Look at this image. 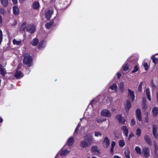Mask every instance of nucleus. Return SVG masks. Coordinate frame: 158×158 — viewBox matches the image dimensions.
I'll return each mask as SVG.
<instances>
[{"label": "nucleus", "instance_id": "obj_16", "mask_svg": "<svg viewBox=\"0 0 158 158\" xmlns=\"http://www.w3.org/2000/svg\"><path fill=\"white\" fill-rule=\"evenodd\" d=\"M144 139L147 143L150 145L152 144L151 140L149 135H145L144 136Z\"/></svg>", "mask_w": 158, "mask_h": 158}, {"label": "nucleus", "instance_id": "obj_20", "mask_svg": "<svg viewBox=\"0 0 158 158\" xmlns=\"http://www.w3.org/2000/svg\"><path fill=\"white\" fill-rule=\"evenodd\" d=\"M119 88L122 92L124 90V83L123 82H121L118 85Z\"/></svg>", "mask_w": 158, "mask_h": 158}, {"label": "nucleus", "instance_id": "obj_1", "mask_svg": "<svg viewBox=\"0 0 158 158\" xmlns=\"http://www.w3.org/2000/svg\"><path fill=\"white\" fill-rule=\"evenodd\" d=\"M23 61L24 64L28 67H30L32 65V58L28 54H26L24 56Z\"/></svg>", "mask_w": 158, "mask_h": 158}, {"label": "nucleus", "instance_id": "obj_28", "mask_svg": "<svg viewBox=\"0 0 158 158\" xmlns=\"http://www.w3.org/2000/svg\"><path fill=\"white\" fill-rule=\"evenodd\" d=\"M1 4L4 7L6 6L8 4V0H0Z\"/></svg>", "mask_w": 158, "mask_h": 158}, {"label": "nucleus", "instance_id": "obj_30", "mask_svg": "<svg viewBox=\"0 0 158 158\" xmlns=\"http://www.w3.org/2000/svg\"><path fill=\"white\" fill-rule=\"evenodd\" d=\"M38 43V40L36 38L34 39L31 42V44L33 46H36Z\"/></svg>", "mask_w": 158, "mask_h": 158}, {"label": "nucleus", "instance_id": "obj_44", "mask_svg": "<svg viewBox=\"0 0 158 158\" xmlns=\"http://www.w3.org/2000/svg\"><path fill=\"white\" fill-rule=\"evenodd\" d=\"M5 10L3 8H1L0 9V13L2 15H4L6 13Z\"/></svg>", "mask_w": 158, "mask_h": 158}, {"label": "nucleus", "instance_id": "obj_51", "mask_svg": "<svg viewBox=\"0 0 158 158\" xmlns=\"http://www.w3.org/2000/svg\"><path fill=\"white\" fill-rule=\"evenodd\" d=\"M134 136V135L132 133H131L129 136V140H130V139Z\"/></svg>", "mask_w": 158, "mask_h": 158}, {"label": "nucleus", "instance_id": "obj_3", "mask_svg": "<svg viewBox=\"0 0 158 158\" xmlns=\"http://www.w3.org/2000/svg\"><path fill=\"white\" fill-rule=\"evenodd\" d=\"M101 115L103 117L109 118L111 116V113L109 110L104 109L101 111Z\"/></svg>", "mask_w": 158, "mask_h": 158}, {"label": "nucleus", "instance_id": "obj_17", "mask_svg": "<svg viewBox=\"0 0 158 158\" xmlns=\"http://www.w3.org/2000/svg\"><path fill=\"white\" fill-rule=\"evenodd\" d=\"M104 146L106 147H108L110 144V141L108 138L107 137H105L103 143Z\"/></svg>", "mask_w": 158, "mask_h": 158}, {"label": "nucleus", "instance_id": "obj_50", "mask_svg": "<svg viewBox=\"0 0 158 158\" xmlns=\"http://www.w3.org/2000/svg\"><path fill=\"white\" fill-rule=\"evenodd\" d=\"M80 126V124L79 123L78 124L77 126V127H76V129L75 130V133L77 132V131L78 130V129L79 128Z\"/></svg>", "mask_w": 158, "mask_h": 158}, {"label": "nucleus", "instance_id": "obj_8", "mask_svg": "<svg viewBox=\"0 0 158 158\" xmlns=\"http://www.w3.org/2000/svg\"><path fill=\"white\" fill-rule=\"evenodd\" d=\"M85 140L86 141L87 143H88L89 146L93 142L94 139L92 136L91 135H87L85 138Z\"/></svg>", "mask_w": 158, "mask_h": 158}, {"label": "nucleus", "instance_id": "obj_47", "mask_svg": "<svg viewBox=\"0 0 158 158\" xmlns=\"http://www.w3.org/2000/svg\"><path fill=\"white\" fill-rule=\"evenodd\" d=\"M96 121L97 123H101L104 121V120H102L100 118H98L96 119Z\"/></svg>", "mask_w": 158, "mask_h": 158}, {"label": "nucleus", "instance_id": "obj_60", "mask_svg": "<svg viewBox=\"0 0 158 158\" xmlns=\"http://www.w3.org/2000/svg\"><path fill=\"white\" fill-rule=\"evenodd\" d=\"M102 120H104V121H105L106 120V118H103Z\"/></svg>", "mask_w": 158, "mask_h": 158}, {"label": "nucleus", "instance_id": "obj_22", "mask_svg": "<svg viewBox=\"0 0 158 158\" xmlns=\"http://www.w3.org/2000/svg\"><path fill=\"white\" fill-rule=\"evenodd\" d=\"M152 113L153 117L156 116L158 114V108L156 107H154L152 110Z\"/></svg>", "mask_w": 158, "mask_h": 158}, {"label": "nucleus", "instance_id": "obj_13", "mask_svg": "<svg viewBox=\"0 0 158 158\" xmlns=\"http://www.w3.org/2000/svg\"><path fill=\"white\" fill-rule=\"evenodd\" d=\"M155 147L154 154V156L155 158H158V146L156 143H154Z\"/></svg>", "mask_w": 158, "mask_h": 158}, {"label": "nucleus", "instance_id": "obj_12", "mask_svg": "<svg viewBox=\"0 0 158 158\" xmlns=\"http://www.w3.org/2000/svg\"><path fill=\"white\" fill-rule=\"evenodd\" d=\"M121 130L123 134L126 137H127L128 132V129L126 126H123L121 128Z\"/></svg>", "mask_w": 158, "mask_h": 158}, {"label": "nucleus", "instance_id": "obj_26", "mask_svg": "<svg viewBox=\"0 0 158 158\" xmlns=\"http://www.w3.org/2000/svg\"><path fill=\"white\" fill-rule=\"evenodd\" d=\"M33 7L34 9H37L40 7V4L38 2H35L33 3Z\"/></svg>", "mask_w": 158, "mask_h": 158}, {"label": "nucleus", "instance_id": "obj_5", "mask_svg": "<svg viewBox=\"0 0 158 158\" xmlns=\"http://www.w3.org/2000/svg\"><path fill=\"white\" fill-rule=\"evenodd\" d=\"M116 118L118 121L119 123L121 124H124L126 120L124 117H122L121 114H118L116 116Z\"/></svg>", "mask_w": 158, "mask_h": 158}, {"label": "nucleus", "instance_id": "obj_7", "mask_svg": "<svg viewBox=\"0 0 158 158\" xmlns=\"http://www.w3.org/2000/svg\"><path fill=\"white\" fill-rule=\"evenodd\" d=\"M26 30L30 33H34L35 31V28L33 25H29L27 27Z\"/></svg>", "mask_w": 158, "mask_h": 158}, {"label": "nucleus", "instance_id": "obj_32", "mask_svg": "<svg viewBox=\"0 0 158 158\" xmlns=\"http://www.w3.org/2000/svg\"><path fill=\"white\" fill-rule=\"evenodd\" d=\"M27 23L26 22L23 23L21 25L20 27V30L21 31H24L26 29Z\"/></svg>", "mask_w": 158, "mask_h": 158}, {"label": "nucleus", "instance_id": "obj_10", "mask_svg": "<svg viewBox=\"0 0 158 158\" xmlns=\"http://www.w3.org/2000/svg\"><path fill=\"white\" fill-rule=\"evenodd\" d=\"M128 97L129 99H131V101L133 102L135 99L134 92L130 89H128Z\"/></svg>", "mask_w": 158, "mask_h": 158}, {"label": "nucleus", "instance_id": "obj_48", "mask_svg": "<svg viewBox=\"0 0 158 158\" xmlns=\"http://www.w3.org/2000/svg\"><path fill=\"white\" fill-rule=\"evenodd\" d=\"M147 115V117L145 118V122L148 123L149 121V118H148V112H146L145 113Z\"/></svg>", "mask_w": 158, "mask_h": 158}, {"label": "nucleus", "instance_id": "obj_46", "mask_svg": "<svg viewBox=\"0 0 158 158\" xmlns=\"http://www.w3.org/2000/svg\"><path fill=\"white\" fill-rule=\"evenodd\" d=\"M2 32L0 30V44H1L2 40Z\"/></svg>", "mask_w": 158, "mask_h": 158}, {"label": "nucleus", "instance_id": "obj_33", "mask_svg": "<svg viewBox=\"0 0 158 158\" xmlns=\"http://www.w3.org/2000/svg\"><path fill=\"white\" fill-rule=\"evenodd\" d=\"M69 152V151L67 150H62L60 152V155H66L68 154Z\"/></svg>", "mask_w": 158, "mask_h": 158}, {"label": "nucleus", "instance_id": "obj_27", "mask_svg": "<svg viewBox=\"0 0 158 158\" xmlns=\"http://www.w3.org/2000/svg\"><path fill=\"white\" fill-rule=\"evenodd\" d=\"M46 45L45 42L44 41H41L39 44L38 48L39 49H41L45 47Z\"/></svg>", "mask_w": 158, "mask_h": 158}, {"label": "nucleus", "instance_id": "obj_58", "mask_svg": "<svg viewBox=\"0 0 158 158\" xmlns=\"http://www.w3.org/2000/svg\"><path fill=\"white\" fill-rule=\"evenodd\" d=\"M3 121V119L1 117H0V123L2 122Z\"/></svg>", "mask_w": 158, "mask_h": 158}, {"label": "nucleus", "instance_id": "obj_11", "mask_svg": "<svg viewBox=\"0 0 158 158\" xmlns=\"http://www.w3.org/2000/svg\"><path fill=\"white\" fill-rule=\"evenodd\" d=\"M136 117L139 121L142 120L141 113L140 109H137L136 110Z\"/></svg>", "mask_w": 158, "mask_h": 158}, {"label": "nucleus", "instance_id": "obj_61", "mask_svg": "<svg viewBox=\"0 0 158 158\" xmlns=\"http://www.w3.org/2000/svg\"><path fill=\"white\" fill-rule=\"evenodd\" d=\"M108 100L109 101L108 102V103H109V102H110V99L109 98H108Z\"/></svg>", "mask_w": 158, "mask_h": 158}, {"label": "nucleus", "instance_id": "obj_42", "mask_svg": "<svg viewBox=\"0 0 158 158\" xmlns=\"http://www.w3.org/2000/svg\"><path fill=\"white\" fill-rule=\"evenodd\" d=\"M119 146L121 147H123L125 145V142L122 140H120L119 141Z\"/></svg>", "mask_w": 158, "mask_h": 158}, {"label": "nucleus", "instance_id": "obj_37", "mask_svg": "<svg viewBox=\"0 0 158 158\" xmlns=\"http://www.w3.org/2000/svg\"><path fill=\"white\" fill-rule=\"evenodd\" d=\"M151 58L152 59L153 62L155 64H156L158 61V59L155 57V56L153 55L152 56Z\"/></svg>", "mask_w": 158, "mask_h": 158}, {"label": "nucleus", "instance_id": "obj_35", "mask_svg": "<svg viewBox=\"0 0 158 158\" xmlns=\"http://www.w3.org/2000/svg\"><path fill=\"white\" fill-rule=\"evenodd\" d=\"M135 150L138 154H141V151L140 148L138 146H136L135 148Z\"/></svg>", "mask_w": 158, "mask_h": 158}, {"label": "nucleus", "instance_id": "obj_15", "mask_svg": "<svg viewBox=\"0 0 158 158\" xmlns=\"http://www.w3.org/2000/svg\"><path fill=\"white\" fill-rule=\"evenodd\" d=\"M131 107V105L130 101L129 100H127L126 104L125 105V109L126 111L128 112Z\"/></svg>", "mask_w": 158, "mask_h": 158}, {"label": "nucleus", "instance_id": "obj_2", "mask_svg": "<svg viewBox=\"0 0 158 158\" xmlns=\"http://www.w3.org/2000/svg\"><path fill=\"white\" fill-rule=\"evenodd\" d=\"M54 12L53 9L52 8H49L46 10L45 13L46 18L48 19H50Z\"/></svg>", "mask_w": 158, "mask_h": 158}, {"label": "nucleus", "instance_id": "obj_6", "mask_svg": "<svg viewBox=\"0 0 158 158\" xmlns=\"http://www.w3.org/2000/svg\"><path fill=\"white\" fill-rule=\"evenodd\" d=\"M158 127L156 125H153L152 126V133L155 138L158 137Z\"/></svg>", "mask_w": 158, "mask_h": 158}, {"label": "nucleus", "instance_id": "obj_55", "mask_svg": "<svg viewBox=\"0 0 158 158\" xmlns=\"http://www.w3.org/2000/svg\"><path fill=\"white\" fill-rule=\"evenodd\" d=\"M2 16L0 15V24L2 23Z\"/></svg>", "mask_w": 158, "mask_h": 158}, {"label": "nucleus", "instance_id": "obj_14", "mask_svg": "<svg viewBox=\"0 0 158 158\" xmlns=\"http://www.w3.org/2000/svg\"><path fill=\"white\" fill-rule=\"evenodd\" d=\"M92 152L96 155H97L99 153V149L97 146H93L92 147Z\"/></svg>", "mask_w": 158, "mask_h": 158}, {"label": "nucleus", "instance_id": "obj_57", "mask_svg": "<svg viewBox=\"0 0 158 158\" xmlns=\"http://www.w3.org/2000/svg\"><path fill=\"white\" fill-rule=\"evenodd\" d=\"M114 158H120V157H119L117 156H114Z\"/></svg>", "mask_w": 158, "mask_h": 158}, {"label": "nucleus", "instance_id": "obj_53", "mask_svg": "<svg viewBox=\"0 0 158 158\" xmlns=\"http://www.w3.org/2000/svg\"><path fill=\"white\" fill-rule=\"evenodd\" d=\"M14 4H16L17 3V0H12Z\"/></svg>", "mask_w": 158, "mask_h": 158}, {"label": "nucleus", "instance_id": "obj_59", "mask_svg": "<svg viewBox=\"0 0 158 158\" xmlns=\"http://www.w3.org/2000/svg\"><path fill=\"white\" fill-rule=\"evenodd\" d=\"M157 99L158 102V93H157Z\"/></svg>", "mask_w": 158, "mask_h": 158}, {"label": "nucleus", "instance_id": "obj_18", "mask_svg": "<svg viewBox=\"0 0 158 158\" xmlns=\"http://www.w3.org/2000/svg\"><path fill=\"white\" fill-rule=\"evenodd\" d=\"M15 76L17 79H19L22 77L23 74L21 71H17L15 74Z\"/></svg>", "mask_w": 158, "mask_h": 158}, {"label": "nucleus", "instance_id": "obj_4", "mask_svg": "<svg viewBox=\"0 0 158 158\" xmlns=\"http://www.w3.org/2000/svg\"><path fill=\"white\" fill-rule=\"evenodd\" d=\"M143 153L144 157H148L150 155V149L148 147H144L143 148Z\"/></svg>", "mask_w": 158, "mask_h": 158}, {"label": "nucleus", "instance_id": "obj_64", "mask_svg": "<svg viewBox=\"0 0 158 158\" xmlns=\"http://www.w3.org/2000/svg\"><path fill=\"white\" fill-rule=\"evenodd\" d=\"M82 119H80V120H81Z\"/></svg>", "mask_w": 158, "mask_h": 158}, {"label": "nucleus", "instance_id": "obj_45", "mask_svg": "<svg viewBox=\"0 0 158 158\" xmlns=\"http://www.w3.org/2000/svg\"><path fill=\"white\" fill-rule=\"evenodd\" d=\"M142 82H141L138 86V90L139 91H141L142 90Z\"/></svg>", "mask_w": 158, "mask_h": 158}, {"label": "nucleus", "instance_id": "obj_39", "mask_svg": "<svg viewBox=\"0 0 158 158\" xmlns=\"http://www.w3.org/2000/svg\"><path fill=\"white\" fill-rule=\"evenodd\" d=\"M115 145V142L113 141L111 143V147L110 149L111 152L113 153V152L114 148Z\"/></svg>", "mask_w": 158, "mask_h": 158}, {"label": "nucleus", "instance_id": "obj_19", "mask_svg": "<svg viewBox=\"0 0 158 158\" xmlns=\"http://www.w3.org/2000/svg\"><path fill=\"white\" fill-rule=\"evenodd\" d=\"M22 40H17L15 39H14L13 40V43L14 45L21 46L22 45Z\"/></svg>", "mask_w": 158, "mask_h": 158}, {"label": "nucleus", "instance_id": "obj_62", "mask_svg": "<svg viewBox=\"0 0 158 158\" xmlns=\"http://www.w3.org/2000/svg\"><path fill=\"white\" fill-rule=\"evenodd\" d=\"M87 113V111H86L85 112V114H86Z\"/></svg>", "mask_w": 158, "mask_h": 158}, {"label": "nucleus", "instance_id": "obj_41", "mask_svg": "<svg viewBox=\"0 0 158 158\" xmlns=\"http://www.w3.org/2000/svg\"><path fill=\"white\" fill-rule=\"evenodd\" d=\"M95 133V136L96 137H99V136H101L102 134L99 131H95L94 132Z\"/></svg>", "mask_w": 158, "mask_h": 158}, {"label": "nucleus", "instance_id": "obj_29", "mask_svg": "<svg viewBox=\"0 0 158 158\" xmlns=\"http://www.w3.org/2000/svg\"><path fill=\"white\" fill-rule=\"evenodd\" d=\"M124 154L126 158H130V152L128 149H126L125 150Z\"/></svg>", "mask_w": 158, "mask_h": 158}, {"label": "nucleus", "instance_id": "obj_40", "mask_svg": "<svg viewBox=\"0 0 158 158\" xmlns=\"http://www.w3.org/2000/svg\"><path fill=\"white\" fill-rule=\"evenodd\" d=\"M139 69V67L137 65H135L134 67L133 70L131 71L132 73H134L137 72Z\"/></svg>", "mask_w": 158, "mask_h": 158}, {"label": "nucleus", "instance_id": "obj_38", "mask_svg": "<svg viewBox=\"0 0 158 158\" xmlns=\"http://www.w3.org/2000/svg\"><path fill=\"white\" fill-rule=\"evenodd\" d=\"M52 25V23H48L45 25V27L47 29H49L51 28Z\"/></svg>", "mask_w": 158, "mask_h": 158}, {"label": "nucleus", "instance_id": "obj_36", "mask_svg": "<svg viewBox=\"0 0 158 158\" xmlns=\"http://www.w3.org/2000/svg\"><path fill=\"white\" fill-rule=\"evenodd\" d=\"M123 68L124 71H126L128 69V65L127 64L125 63L123 65Z\"/></svg>", "mask_w": 158, "mask_h": 158}, {"label": "nucleus", "instance_id": "obj_21", "mask_svg": "<svg viewBox=\"0 0 158 158\" xmlns=\"http://www.w3.org/2000/svg\"><path fill=\"white\" fill-rule=\"evenodd\" d=\"M145 93L147 99L150 101L151 98L150 97V91L149 88H147L146 89Z\"/></svg>", "mask_w": 158, "mask_h": 158}, {"label": "nucleus", "instance_id": "obj_43", "mask_svg": "<svg viewBox=\"0 0 158 158\" xmlns=\"http://www.w3.org/2000/svg\"><path fill=\"white\" fill-rule=\"evenodd\" d=\"M143 66L145 68V69L146 71H147L148 68V65L147 63L146 62H145L143 64Z\"/></svg>", "mask_w": 158, "mask_h": 158}, {"label": "nucleus", "instance_id": "obj_52", "mask_svg": "<svg viewBox=\"0 0 158 158\" xmlns=\"http://www.w3.org/2000/svg\"><path fill=\"white\" fill-rule=\"evenodd\" d=\"M116 75H117V77L118 78H119L121 76V74L119 73H117Z\"/></svg>", "mask_w": 158, "mask_h": 158}, {"label": "nucleus", "instance_id": "obj_63", "mask_svg": "<svg viewBox=\"0 0 158 158\" xmlns=\"http://www.w3.org/2000/svg\"><path fill=\"white\" fill-rule=\"evenodd\" d=\"M90 158V157H87V158Z\"/></svg>", "mask_w": 158, "mask_h": 158}, {"label": "nucleus", "instance_id": "obj_24", "mask_svg": "<svg viewBox=\"0 0 158 158\" xmlns=\"http://www.w3.org/2000/svg\"><path fill=\"white\" fill-rule=\"evenodd\" d=\"M13 12L15 15H18L19 13V10L18 7L16 6H15L13 7Z\"/></svg>", "mask_w": 158, "mask_h": 158}, {"label": "nucleus", "instance_id": "obj_34", "mask_svg": "<svg viewBox=\"0 0 158 158\" xmlns=\"http://www.w3.org/2000/svg\"><path fill=\"white\" fill-rule=\"evenodd\" d=\"M0 73L2 76H4L6 73V71L4 68H1L0 69Z\"/></svg>", "mask_w": 158, "mask_h": 158}, {"label": "nucleus", "instance_id": "obj_56", "mask_svg": "<svg viewBox=\"0 0 158 158\" xmlns=\"http://www.w3.org/2000/svg\"><path fill=\"white\" fill-rule=\"evenodd\" d=\"M25 0H19V2L20 3H23V2Z\"/></svg>", "mask_w": 158, "mask_h": 158}, {"label": "nucleus", "instance_id": "obj_54", "mask_svg": "<svg viewBox=\"0 0 158 158\" xmlns=\"http://www.w3.org/2000/svg\"><path fill=\"white\" fill-rule=\"evenodd\" d=\"M17 23V21L16 20L14 21V23L12 24V25L13 26H15L16 25Z\"/></svg>", "mask_w": 158, "mask_h": 158}, {"label": "nucleus", "instance_id": "obj_9", "mask_svg": "<svg viewBox=\"0 0 158 158\" xmlns=\"http://www.w3.org/2000/svg\"><path fill=\"white\" fill-rule=\"evenodd\" d=\"M80 147L82 148H85L88 147L89 145L88 143L85 140H82L80 142L79 144Z\"/></svg>", "mask_w": 158, "mask_h": 158}, {"label": "nucleus", "instance_id": "obj_25", "mask_svg": "<svg viewBox=\"0 0 158 158\" xmlns=\"http://www.w3.org/2000/svg\"><path fill=\"white\" fill-rule=\"evenodd\" d=\"M117 86L116 84H114L110 86V89L114 91V92L117 91Z\"/></svg>", "mask_w": 158, "mask_h": 158}, {"label": "nucleus", "instance_id": "obj_23", "mask_svg": "<svg viewBox=\"0 0 158 158\" xmlns=\"http://www.w3.org/2000/svg\"><path fill=\"white\" fill-rule=\"evenodd\" d=\"M74 142V138L73 137H70L68 140L67 143L69 146L72 145Z\"/></svg>", "mask_w": 158, "mask_h": 158}, {"label": "nucleus", "instance_id": "obj_49", "mask_svg": "<svg viewBox=\"0 0 158 158\" xmlns=\"http://www.w3.org/2000/svg\"><path fill=\"white\" fill-rule=\"evenodd\" d=\"M131 125L134 126L135 124V122L134 119H132L131 121Z\"/></svg>", "mask_w": 158, "mask_h": 158}, {"label": "nucleus", "instance_id": "obj_31", "mask_svg": "<svg viewBox=\"0 0 158 158\" xmlns=\"http://www.w3.org/2000/svg\"><path fill=\"white\" fill-rule=\"evenodd\" d=\"M141 130L139 128H138L135 131V134L137 137H139L141 135Z\"/></svg>", "mask_w": 158, "mask_h": 158}]
</instances>
